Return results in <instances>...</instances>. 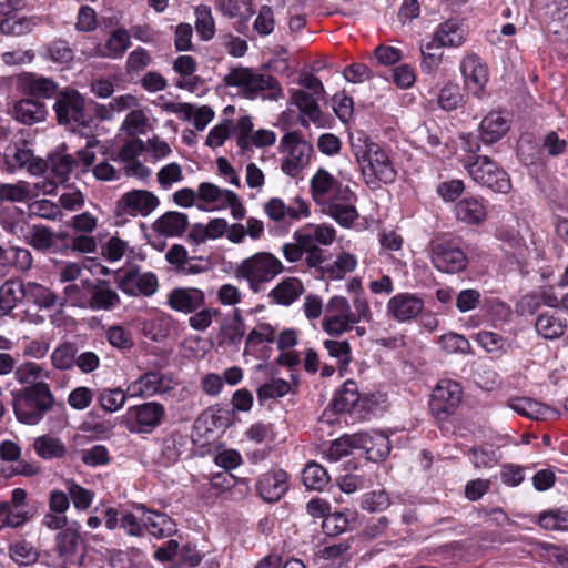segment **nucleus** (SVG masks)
<instances>
[{
    "instance_id": "423d86ee",
    "label": "nucleus",
    "mask_w": 568,
    "mask_h": 568,
    "mask_svg": "<svg viewBox=\"0 0 568 568\" xmlns=\"http://www.w3.org/2000/svg\"><path fill=\"white\" fill-rule=\"evenodd\" d=\"M356 158L367 185L377 181L386 184L395 181L397 172L388 154L377 143H366Z\"/></svg>"
},
{
    "instance_id": "5701e85b",
    "label": "nucleus",
    "mask_w": 568,
    "mask_h": 568,
    "mask_svg": "<svg viewBox=\"0 0 568 568\" xmlns=\"http://www.w3.org/2000/svg\"><path fill=\"white\" fill-rule=\"evenodd\" d=\"M166 262L175 273L181 275H194L205 271V266L194 263L203 261L201 256H190L182 244H173L165 253Z\"/></svg>"
},
{
    "instance_id": "e2e57ef3",
    "label": "nucleus",
    "mask_w": 568,
    "mask_h": 568,
    "mask_svg": "<svg viewBox=\"0 0 568 568\" xmlns=\"http://www.w3.org/2000/svg\"><path fill=\"white\" fill-rule=\"evenodd\" d=\"M83 281L80 284L72 282L68 283L63 288L64 302H60L59 304L62 306L65 303H69L72 306L78 307H87L89 293L87 288L83 286Z\"/></svg>"
},
{
    "instance_id": "a211bd4d",
    "label": "nucleus",
    "mask_w": 568,
    "mask_h": 568,
    "mask_svg": "<svg viewBox=\"0 0 568 568\" xmlns=\"http://www.w3.org/2000/svg\"><path fill=\"white\" fill-rule=\"evenodd\" d=\"M168 305L180 313L191 314L205 303V294L195 287H176L168 294Z\"/></svg>"
},
{
    "instance_id": "603ef678",
    "label": "nucleus",
    "mask_w": 568,
    "mask_h": 568,
    "mask_svg": "<svg viewBox=\"0 0 568 568\" xmlns=\"http://www.w3.org/2000/svg\"><path fill=\"white\" fill-rule=\"evenodd\" d=\"M538 524L547 530H566L568 529V510L556 508L542 511Z\"/></svg>"
},
{
    "instance_id": "6e6552de",
    "label": "nucleus",
    "mask_w": 568,
    "mask_h": 568,
    "mask_svg": "<svg viewBox=\"0 0 568 568\" xmlns=\"http://www.w3.org/2000/svg\"><path fill=\"white\" fill-rule=\"evenodd\" d=\"M280 152L285 154L281 162L282 171L296 178L310 164L313 145L303 139L301 132L291 131L282 136Z\"/></svg>"
},
{
    "instance_id": "b1692460",
    "label": "nucleus",
    "mask_w": 568,
    "mask_h": 568,
    "mask_svg": "<svg viewBox=\"0 0 568 568\" xmlns=\"http://www.w3.org/2000/svg\"><path fill=\"white\" fill-rule=\"evenodd\" d=\"M305 292L302 281L297 277L282 278L268 293L272 303L290 306Z\"/></svg>"
},
{
    "instance_id": "0eeeda50",
    "label": "nucleus",
    "mask_w": 568,
    "mask_h": 568,
    "mask_svg": "<svg viewBox=\"0 0 568 568\" xmlns=\"http://www.w3.org/2000/svg\"><path fill=\"white\" fill-rule=\"evenodd\" d=\"M311 193L314 202L323 207L333 204L356 202V194L349 186L343 185L325 169H318L311 179Z\"/></svg>"
},
{
    "instance_id": "37998d69",
    "label": "nucleus",
    "mask_w": 568,
    "mask_h": 568,
    "mask_svg": "<svg viewBox=\"0 0 568 568\" xmlns=\"http://www.w3.org/2000/svg\"><path fill=\"white\" fill-rule=\"evenodd\" d=\"M535 328L544 338L556 339L564 335L566 324L560 318L544 313L537 317Z\"/></svg>"
},
{
    "instance_id": "a19ab883",
    "label": "nucleus",
    "mask_w": 568,
    "mask_h": 568,
    "mask_svg": "<svg viewBox=\"0 0 568 568\" xmlns=\"http://www.w3.org/2000/svg\"><path fill=\"white\" fill-rule=\"evenodd\" d=\"M434 42L437 44V49L444 47H459L464 42L462 30L458 26L452 21L442 23L433 36Z\"/></svg>"
},
{
    "instance_id": "69168bd1",
    "label": "nucleus",
    "mask_w": 568,
    "mask_h": 568,
    "mask_svg": "<svg viewBox=\"0 0 568 568\" xmlns=\"http://www.w3.org/2000/svg\"><path fill=\"white\" fill-rule=\"evenodd\" d=\"M196 192L199 201L205 204H216L220 207L226 197L225 193L230 190H222L213 183L202 182L199 184Z\"/></svg>"
},
{
    "instance_id": "4468645a",
    "label": "nucleus",
    "mask_w": 568,
    "mask_h": 568,
    "mask_svg": "<svg viewBox=\"0 0 568 568\" xmlns=\"http://www.w3.org/2000/svg\"><path fill=\"white\" fill-rule=\"evenodd\" d=\"M83 286L89 293L87 307L92 311H112L121 304V298L109 281L90 278L83 281Z\"/></svg>"
},
{
    "instance_id": "c03bdc74",
    "label": "nucleus",
    "mask_w": 568,
    "mask_h": 568,
    "mask_svg": "<svg viewBox=\"0 0 568 568\" xmlns=\"http://www.w3.org/2000/svg\"><path fill=\"white\" fill-rule=\"evenodd\" d=\"M322 212L329 215L343 227H349L358 219L355 202L328 205L323 207Z\"/></svg>"
},
{
    "instance_id": "79ce46f5",
    "label": "nucleus",
    "mask_w": 568,
    "mask_h": 568,
    "mask_svg": "<svg viewBox=\"0 0 568 568\" xmlns=\"http://www.w3.org/2000/svg\"><path fill=\"white\" fill-rule=\"evenodd\" d=\"M304 486L310 490H322L329 481L327 470L315 462L305 465L302 473Z\"/></svg>"
},
{
    "instance_id": "5fc2aeb1",
    "label": "nucleus",
    "mask_w": 568,
    "mask_h": 568,
    "mask_svg": "<svg viewBox=\"0 0 568 568\" xmlns=\"http://www.w3.org/2000/svg\"><path fill=\"white\" fill-rule=\"evenodd\" d=\"M39 22L36 17L30 18H6L0 22V31L8 36H21L30 32Z\"/></svg>"
},
{
    "instance_id": "4be33fe9",
    "label": "nucleus",
    "mask_w": 568,
    "mask_h": 568,
    "mask_svg": "<svg viewBox=\"0 0 568 568\" xmlns=\"http://www.w3.org/2000/svg\"><path fill=\"white\" fill-rule=\"evenodd\" d=\"M54 541L58 557L64 562L74 564L81 542L80 524L72 521L55 535Z\"/></svg>"
},
{
    "instance_id": "c756f323",
    "label": "nucleus",
    "mask_w": 568,
    "mask_h": 568,
    "mask_svg": "<svg viewBox=\"0 0 568 568\" xmlns=\"http://www.w3.org/2000/svg\"><path fill=\"white\" fill-rule=\"evenodd\" d=\"M131 45L130 33L126 29L114 30L104 45L95 48L97 55L109 59H120Z\"/></svg>"
},
{
    "instance_id": "a878e982",
    "label": "nucleus",
    "mask_w": 568,
    "mask_h": 568,
    "mask_svg": "<svg viewBox=\"0 0 568 568\" xmlns=\"http://www.w3.org/2000/svg\"><path fill=\"white\" fill-rule=\"evenodd\" d=\"M12 112L13 118L24 125L42 122L48 114L45 103L31 98L17 101Z\"/></svg>"
},
{
    "instance_id": "6ab92c4d",
    "label": "nucleus",
    "mask_w": 568,
    "mask_h": 568,
    "mask_svg": "<svg viewBox=\"0 0 568 568\" xmlns=\"http://www.w3.org/2000/svg\"><path fill=\"white\" fill-rule=\"evenodd\" d=\"M142 513L141 520L144 523V531L158 539L171 537L176 531V525L166 514L151 510L145 505L135 506Z\"/></svg>"
},
{
    "instance_id": "0e129e2a",
    "label": "nucleus",
    "mask_w": 568,
    "mask_h": 568,
    "mask_svg": "<svg viewBox=\"0 0 568 568\" xmlns=\"http://www.w3.org/2000/svg\"><path fill=\"white\" fill-rule=\"evenodd\" d=\"M67 491L73 503V506L79 510L89 508L93 500V493L73 480L65 481Z\"/></svg>"
},
{
    "instance_id": "393cba45",
    "label": "nucleus",
    "mask_w": 568,
    "mask_h": 568,
    "mask_svg": "<svg viewBox=\"0 0 568 568\" xmlns=\"http://www.w3.org/2000/svg\"><path fill=\"white\" fill-rule=\"evenodd\" d=\"M509 130V121L500 112L488 113L479 124V139L490 145L499 141Z\"/></svg>"
},
{
    "instance_id": "09e8293b",
    "label": "nucleus",
    "mask_w": 568,
    "mask_h": 568,
    "mask_svg": "<svg viewBox=\"0 0 568 568\" xmlns=\"http://www.w3.org/2000/svg\"><path fill=\"white\" fill-rule=\"evenodd\" d=\"M291 390L290 384L282 378H273L268 383L261 384L256 389L257 399L261 404L265 400L277 399Z\"/></svg>"
},
{
    "instance_id": "2f4dec72",
    "label": "nucleus",
    "mask_w": 568,
    "mask_h": 568,
    "mask_svg": "<svg viewBox=\"0 0 568 568\" xmlns=\"http://www.w3.org/2000/svg\"><path fill=\"white\" fill-rule=\"evenodd\" d=\"M359 400L357 384L348 379L334 394L331 406L335 413H348Z\"/></svg>"
},
{
    "instance_id": "58836bf2",
    "label": "nucleus",
    "mask_w": 568,
    "mask_h": 568,
    "mask_svg": "<svg viewBox=\"0 0 568 568\" xmlns=\"http://www.w3.org/2000/svg\"><path fill=\"white\" fill-rule=\"evenodd\" d=\"M23 281L7 280L0 286V313L8 314L17 303L24 300L22 295Z\"/></svg>"
},
{
    "instance_id": "9b49d317",
    "label": "nucleus",
    "mask_w": 568,
    "mask_h": 568,
    "mask_svg": "<svg viewBox=\"0 0 568 568\" xmlns=\"http://www.w3.org/2000/svg\"><path fill=\"white\" fill-rule=\"evenodd\" d=\"M114 282L129 296L150 297L159 288L158 276L153 272H142L138 266L126 270L122 275L116 274Z\"/></svg>"
},
{
    "instance_id": "3c124183",
    "label": "nucleus",
    "mask_w": 568,
    "mask_h": 568,
    "mask_svg": "<svg viewBox=\"0 0 568 568\" xmlns=\"http://www.w3.org/2000/svg\"><path fill=\"white\" fill-rule=\"evenodd\" d=\"M49 162L51 173L60 183L67 182L73 168L78 166V162L70 154H54Z\"/></svg>"
},
{
    "instance_id": "aec40b11",
    "label": "nucleus",
    "mask_w": 568,
    "mask_h": 568,
    "mask_svg": "<svg viewBox=\"0 0 568 568\" xmlns=\"http://www.w3.org/2000/svg\"><path fill=\"white\" fill-rule=\"evenodd\" d=\"M424 308V301L410 293H399L387 303V313L399 322L415 318Z\"/></svg>"
},
{
    "instance_id": "052dcab7",
    "label": "nucleus",
    "mask_w": 568,
    "mask_h": 568,
    "mask_svg": "<svg viewBox=\"0 0 568 568\" xmlns=\"http://www.w3.org/2000/svg\"><path fill=\"white\" fill-rule=\"evenodd\" d=\"M463 104V94L458 84H445L438 94V105L445 111H453Z\"/></svg>"
},
{
    "instance_id": "ddd939ff",
    "label": "nucleus",
    "mask_w": 568,
    "mask_h": 568,
    "mask_svg": "<svg viewBox=\"0 0 568 568\" xmlns=\"http://www.w3.org/2000/svg\"><path fill=\"white\" fill-rule=\"evenodd\" d=\"M172 389V378L158 371L145 372L128 386V393L131 397H152L166 394Z\"/></svg>"
},
{
    "instance_id": "dca6fc26",
    "label": "nucleus",
    "mask_w": 568,
    "mask_h": 568,
    "mask_svg": "<svg viewBox=\"0 0 568 568\" xmlns=\"http://www.w3.org/2000/svg\"><path fill=\"white\" fill-rule=\"evenodd\" d=\"M460 70L467 89L477 98H481L489 79L487 65L478 55L471 54L462 61Z\"/></svg>"
},
{
    "instance_id": "bf43d9fd",
    "label": "nucleus",
    "mask_w": 568,
    "mask_h": 568,
    "mask_svg": "<svg viewBox=\"0 0 568 568\" xmlns=\"http://www.w3.org/2000/svg\"><path fill=\"white\" fill-rule=\"evenodd\" d=\"M438 343L442 349L448 354H469L471 349L468 339L465 336L454 332L439 336Z\"/></svg>"
},
{
    "instance_id": "2eb2a0df",
    "label": "nucleus",
    "mask_w": 568,
    "mask_h": 568,
    "mask_svg": "<svg viewBox=\"0 0 568 568\" xmlns=\"http://www.w3.org/2000/svg\"><path fill=\"white\" fill-rule=\"evenodd\" d=\"M17 89L23 95H29L40 101V99L55 98L59 92V84L50 78L24 72L17 79Z\"/></svg>"
},
{
    "instance_id": "a18cd8bd",
    "label": "nucleus",
    "mask_w": 568,
    "mask_h": 568,
    "mask_svg": "<svg viewBox=\"0 0 568 568\" xmlns=\"http://www.w3.org/2000/svg\"><path fill=\"white\" fill-rule=\"evenodd\" d=\"M322 212L329 215L343 227H349L358 219L355 202L328 205L323 207Z\"/></svg>"
},
{
    "instance_id": "f03ea898",
    "label": "nucleus",
    "mask_w": 568,
    "mask_h": 568,
    "mask_svg": "<svg viewBox=\"0 0 568 568\" xmlns=\"http://www.w3.org/2000/svg\"><path fill=\"white\" fill-rule=\"evenodd\" d=\"M284 271L282 262L272 253L258 252L244 258L235 270L237 278L245 280L254 293Z\"/></svg>"
},
{
    "instance_id": "c85d7f7f",
    "label": "nucleus",
    "mask_w": 568,
    "mask_h": 568,
    "mask_svg": "<svg viewBox=\"0 0 568 568\" xmlns=\"http://www.w3.org/2000/svg\"><path fill=\"white\" fill-rule=\"evenodd\" d=\"M130 412L134 414L141 432H151L161 423L164 416L163 405L155 402L131 407Z\"/></svg>"
},
{
    "instance_id": "473e14b6",
    "label": "nucleus",
    "mask_w": 568,
    "mask_h": 568,
    "mask_svg": "<svg viewBox=\"0 0 568 568\" xmlns=\"http://www.w3.org/2000/svg\"><path fill=\"white\" fill-rule=\"evenodd\" d=\"M22 295L29 303H33L40 308H51L57 303V295L47 286L37 282H23Z\"/></svg>"
},
{
    "instance_id": "f8f14e48",
    "label": "nucleus",
    "mask_w": 568,
    "mask_h": 568,
    "mask_svg": "<svg viewBox=\"0 0 568 568\" xmlns=\"http://www.w3.org/2000/svg\"><path fill=\"white\" fill-rule=\"evenodd\" d=\"M160 204L159 197L148 190H132L124 193L116 202L118 215L148 216Z\"/></svg>"
},
{
    "instance_id": "e433bc0d",
    "label": "nucleus",
    "mask_w": 568,
    "mask_h": 568,
    "mask_svg": "<svg viewBox=\"0 0 568 568\" xmlns=\"http://www.w3.org/2000/svg\"><path fill=\"white\" fill-rule=\"evenodd\" d=\"M52 373L34 362H24L14 367V378L23 385L32 386L37 383L50 379Z\"/></svg>"
},
{
    "instance_id": "7ed1b4c3",
    "label": "nucleus",
    "mask_w": 568,
    "mask_h": 568,
    "mask_svg": "<svg viewBox=\"0 0 568 568\" xmlns=\"http://www.w3.org/2000/svg\"><path fill=\"white\" fill-rule=\"evenodd\" d=\"M223 81L227 87L240 88L243 97L250 100L255 99L260 92L265 90L273 91L270 95L272 99L283 95V90L273 75L250 68H232Z\"/></svg>"
},
{
    "instance_id": "6e6d98bb",
    "label": "nucleus",
    "mask_w": 568,
    "mask_h": 568,
    "mask_svg": "<svg viewBox=\"0 0 568 568\" xmlns=\"http://www.w3.org/2000/svg\"><path fill=\"white\" fill-rule=\"evenodd\" d=\"M10 557L20 566H29L38 561L39 552L30 542L22 540L10 546Z\"/></svg>"
},
{
    "instance_id": "1a4fd4ad",
    "label": "nucleus",
    "mask_w": 568,
    "mask_h": 568,
    "mask_svg": "<svg viewBox=\"0 0 568 568\" xmlns=\"http://www.w3.org/2000/svg\"><path fill=\"white\" fill-rule=\"evenodd\" d=\"M433 266L447 274H457L466 270L468 258L459 245L449 237H435L428 244Z\"/></svg>"
},
{
    "instance_id": "864d4df0",
    "label": "nucleus",
    "mask_w": 568,
    "mask_h": 568,
    "mask_svg": "<svg viewBox=\"0 0 568 568\" xmlns=\"http://www.w3.org/2000/svg\"><path fill=\"white\" fill-rule=\"evenodd\" d=\"M324 347L328 352V355L336 359L337 368L341 372L345 371L352 359L348 342L328 339L324 342Z\"/></svg>"
},
{
    "instance_id": "680f3d73",
    "label": "nucleus",
    "mask_w": 568,
    "mask_h": 568,
    "mask_svg": "<svg viewBox=\"0 0 568 568\" xmlns=\"http://www.w3.org/2000/svg\"><path fill=\"white\" fill-rule=\"evenodd\" d=\"M183 179L182 166L176 162L162 166L156 173V181L163 190H170L174 183L182 182Z\"/></svg>"
},
{
    "instance_id": "412c9836",
    "label": "nucleus",
    "mask_w": 568,
    "mask_h": 568,
    "mask_svg": "<svg viewBox=\"0 0 568 568\" xmlns=\"http://www.w3.org/2000/svg\"><path fill=\"white\" fill-rule=\"evenodd\" d=\"M287 474L282 470H271L260 476L256 488L258 495L267 503H275L287 490Z\"/></svg>"
},
{
    "instance_id": "39448f33",
    "label": "nucleus",
    "mask_w": 568,
    "mask_h": 568,
    "mask_svg": "<svg viewBox=\"0 0 568 568\" xmlns=\"http://www.w3.org/2000/svg\"><path fill=\"white\" fill-rule=\"evenodd\" d=\"M53 103L57 122L72 131L90 126L92 119L85 113V99L72 88L59 90Z\"/></svg>"
},
{
    "instance_id": "72a5a7b5",
    "label": "nucleus",
    "mask_w": 568,
    "mask_h": 568,
    "mask_svg": "<svg viewBox=\"0 0 568 568\" xmlns=\"http://www.w3.org/2000/svg\"><path fill=\"white\" fill-rule=\"evenodd\" d=\"M78 345L71 341L60 343L50 354L53 368L60 372L71 371L77 363Z\"/></svg>"
},
{
    "instance_id": "4c0bfd02",
    "label": "nucleus",
    "mask_w": 568,
    "mask_h": 568,
    "mask_svg": "<svg viewBox=\"0 0 568 568\" xmlns=\"http://www.w3.org/2000/svg\"><path fill=\"white\" fill-rule=\"evenodd\" d=\"M316 95L308 93L304 90H292L291 100L296 105L300 112L312 122L321 119L322 112L315 99Z\"/></svg>"
},
{
    "instance_id": "f257e3e1",
    "label": "nucleus",
    "mask_w": 568,
    "mask_h": 568,
    "mask_svg": "<svg viewBox=\"0 0 568 568\" xmlns=\"http://www.w3.org/2000/svg\"><path fill=\"white\" fill-rule=\"evenodd\" d=\"M55 403L53 393L47 382L41 381L24 387L13 402L17 419L26 425L39 424Z\"/></svg>"
},
{
    "instance_id": "9d476101",
    "label": "nucleus",
    "mask_w": 568,
    "mask_h": 568,
    "mask_svg": "<svg viewBox=\"0 0 568 568\" xmlns=\"http://www.w3.org/2000/svg\"><path fill=\"white\" fill-rule=\"evenodd\" d=\"M463 399V389L459 383L453 379H440L433 389L429 409L437 420H446L452 416Z\"/></svg>"
},
{
    "instance_id": "f3484780",
    "label": "nucleus",
    "mask_w": 568,
    "mask_h": 568,
    "mask_svg": "<svg viewBox=\"0 0 568 568\" xmlns=\"http://www.w3.org/2000/svg\"><path fill=\"white\" fill-rule=\"evenodd\" d=\"M264 212L274 222H282L286 219L292 221H298L302 217L310 215V206L301 197L294 200L293 205H285L283 200L278 197H272L264 204Z\"/></svg>"
},
{
    "instance_id": "13d9d810",
    "label": "nucleus",
    "mask_w": 568,
    "mask_h": 568,
    "mask_svg": "<svg viewBox=\"0 0 568 568\" xmlns=\"http://www.w3.org/2000/svg\"><path fill=\"white\" fill-rule=\"evenodd\" d=\"M390 440L382 433H374L371 443L366 449L367 459L372 462H379L385 459L390 453Z\"/></svg>"
},
{
    "instance_id": "cd10ccee",
    "label": "nucleus",
    "mask_w": 568,
    "mask_h": 568,
    "mask_svg": "<svg viewBox=\"0 0 568 568\" xmlns=\"http://www.w3.org/2000/svg\"><path fill=\"white\" fill-rule=\"evenodd\" d=\"M189 226V216L178 211H168L152 224L154 232L168 236H181Z\"/></svg>"
},
{
    "instance_id": "4d7b16f0",
    "label": "nucleus",
    "mask_w": 568,
    "mask_h": 568,
    "mask_svg": "<svg viewBox=\"0 0 568 568\" xmlns=\"http://www.w3.org/2000/svg\"><path fill=\"white\" fill-rule=\"evenodd\" d=\"M126 395L121 388H104L100 392L98 402L108 413L118 412L123 407Z\"/></svg>"
},
{
    "instance_id": "bb28decb",
    "label": "nucleus",
    "mask_w": 568,
    "mask_h": 568,
    "mask_svg": "<svg viewBox=\"0 0 568 568\" xmlns=\"http://www.w3.org/2000/svg\"><path fill=\"white\" fill-rule=\"evenodd\" d=\"M6 160L12 169H27L36 175L43 173L47 169V163L42 159L36 158L33 152L27 148L8 149Z\"/></svg>"
},
{
    "instance_id": "49530a36",
    "label": "nucleus",
    "mask_w": 568,
    "mask_h": 568,
    "mask_svg": "<svg viewBox=\"0 0 568 568\" xmlns=\"http://www.w3.org/2000/svg\"><path fill=\"white\" fill-rule=\"evenodd\" d=\"M195 30L203 41L213 39L215 34V22L211 8L205 4L195 8Z\"/></svg>"
},
{
    "instance_id": "de8ad7c7",
    "label": "nucleus",
    "mask_w": 568,
    "mask_h": 568,
    "mask_svg": "<svg viewBox=\"0 0 568 568\" xmlns=\"http://www.w3.org/2000/svg\"><path fill=\"white\" fill-rule=\"evenodd\" d=\"M149 129V118L142 109L130 111L122 123V130L130 136L145 134Z\"/></svg>"
},
{
    "instance_id": "7c9ffc66",
    "label": "nucleus",
    "mask_w": 568,
    "mask_h": 568,
    "mask_svg": "<svg viewBox=\"0 0 568 568\" xmlns=\"http://www.w3.org/2000/svg\"><path fill=\"white\" fill-rule=\"evenodd\" d=\"M456 219L468 225H477L487 216L486 207L475 197H465L455 205Z\"/></svg>"
},
{
    "instance_id": "ea45409f",
    "label": "nucleus",
    "mask_w": 568,
    "mask_h": 568,
    "mask_svg": "<svg viewBox=\"0 0 568 568\" xmlns=\"http://www.w3.org/2000/svg\"><path fill=\"white\" fill-rule=\"evenodd\" d=\"M509 407L516 413L534 419H547L552 410L530 398H515L509 402Z\"/></svg>"
},
{
    "instance_id": "f704fd0d",
    "label": "nucleus",
    "mask_w": 568,
    "mask_h": 568,
    "mask_svg": "<svg viewBox=\"0 0 568 568\" xmlns=\"http://www.w3.org/2000/svg\"><path fill=\"white\" fill-rule=\"evenodd\" d=\"M24 241L34 250L47 252L55 245L57 236L50 227L36 224L32 225L28 233L24 235Z\"/></svg>"
},
{
    "instance_id": "774afa93",
    "label": "nucleus",
    "mask_w": 568,
    "mask_h": 568,
    "mask_svg": "<svg viewBox=\"0 0 568 568\" xmlns=\"http://www.w3.org/2000/svg\"><path fill=\"white\" fill-rule=\"evenodd\" d=\"M152 58L144 48H138L129 53L125 70L129 75L138 74L151 64Z\"/></svg>"
},
{
    "instance_id": "338daca9",
    "label": "nucleus",
    "mask_w": 568,
    "mask_h": 568,
    "mask_svg": "<svg viewBox=\"0 0 568 568\" xmlns=\"http://www.w3.org/2000/svg\"><path fill=\"white\" fill-rule=\"evenodd\" d=\"M0 511L6 516L4 523L10 527H19L33 516V511L24 509L23 506H11L9 503L2 504Z\"/></svg>"
},
{
    "instance_id": "20e7f679",
    "label": "nucleus",
    "mask_w": 568,
    "mask_h": 568,
    "mask_svg": "<svg viewBox=\"0 0 568 568\" xmlns=\"http://www.w3.org/2000/svg\"><path fill=\"white\" fill-rule=\"evenodd\" d=\"M463 166L477 184L495 193L507 194L511 190L508 173L489 156H475L474 160H463Z\"/></svg>"
},
{
    "instance_id": "c9c22d12",
    "label": "nucleus",
    "mask_w": 568,
    "mask_h": 568,
    "mask_svg": "<svg viewBox=\"0 0 568 568\" xmlns=\"http://www.w3.org/2000/svg\"><path fill=\"white\" fill-rule=\"evenodd\" d=\"M33 448L37 455L43 459H58L62 458L67 454V447L64 443L54 436L42 435L34 439Z\"/></svg>"
},
{
    "instance_id": "8fccbe9b",
    "label": "nucleus",
    "mask_w": 568,
    "mask_h": 568,
    "mask_svg": "<svg viewBox=\"0 0 568 568\" xmlns=\"http://www.w3.org/2000/svg\"><path fill=\"white\" fill-rule=\"evenodd\" d=\"M354 320L353 314L329 315L323 320L322 326L327 334L339 336L354 327L356 324Z\"/></svg>"
}]
</instances>
